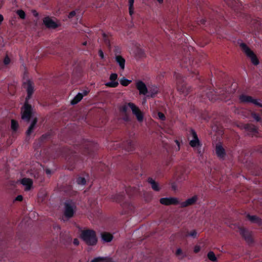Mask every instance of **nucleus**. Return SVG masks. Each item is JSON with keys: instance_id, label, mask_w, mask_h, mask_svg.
Segmentation results:
<instances>
[{"instance_id": "nucleus-1", "label": "nucleus", "mask_w": 262, "mask_h": 262, "mask_svg": "<svg viewBox=\"0 0 262 262\" xmlns=\"http://www.w3.org/2000/svg\"><path fill=\"white\" fill-rule=\"evenodd\" d=\"M98 149L97 143L88 140L82 139L76 141L73 145L67 148V165L70 170L80 169L83 166L84 158L80 155L92 159L95 157V152Z\"/></svg>"}, {"instance_id": "nucleus-2", "label": "nucleus", "mask_w": 262, "mask_h": 262, "mask_svg": "<svg viewBox=\"0 0 262 262\" xmlns=\"http://www.w3.org/2000/svg\"><path fill=\"white\" fill-rule=\"evenodd\" d=\"M203 14L205 18L198 21L200 25H205L206 23H208L209 25L215 24L217 18L222 16V14L217 10L210 8L206 11L203 12Z\"/></svg>"}, {"instance_id": "nucleus-3", "label": "nucleus", "mask_w": 262, "mask_h": 262, "mask_svg": "<svg viewBox=\"0 0 262 262\" xmlns=\"http://www.w3.org/2000/svg\"><path fill=\"white\" fill-rule=\"evenodd\" d=\"M180 64L182 68L187 69V70L191 74L196 75L198 78V71L196 69L199 67V65L196 60L194 61L189 57H184L181 60ZM198 79L200 81L201 80L200 78H198Z\"/></svg>"}, {"instance_id": "nucleus-4", "label": "nucleus", "mask_w": 262, "mask_h": 262, "mask_svg": "<svg viewBox=\"0 0 262 262\" xmlns=\"http://www.w3.org/2000/svg\"><path fill=\"white\" fill-rule=\"evenodd\" d=\"M110 169L107 165L103 163H95L92 167L91 174L95 179L102 177L107 174Z\"/></svg>"}, {"instance_id": "nucleus-5", "label": "nucleus", "mask_w": 262, "mask_h": 262, "mask_svg": "<svg viewBox=\"0 0 262 262\" xmlns=\"http://www.w3.org/2000/svg\"><path fill=\"white\" fill-rule=\"evenodd\" d=\"M80 237L89 246H95L97 243L96 233L93 230L86 229L82 231Z\"/></svg>"}, {"instance_id": "nucleus-6", "label": "nucleus", "mask_w": 262, "mask_h": 262, "mask_svg": "<svg viewBox=\"0 0 262 262\" xmlns=\"http://www.w3.org/2000/svg\"><path fill=\"white\" fill-rule=\"evenodd\" d=\"M174 76L176 78L177 89L180 93L184 95H187L191 91V87L188 86L185 81V77H183L181 74L174 72Z\"/></svg>"}, {"instance_id": "nucleus-7", "label": "nucleus", "mask_w": 262, "mask_h": 262, "mask_svg": "<svg viewBox=\"0 0 262 262\" xmlns=\"http://www.w3.org/2000/svg\"><path fill=\"white\" fill-rule=\"evenodd\" d=\"M239 46L246 56L250 59L251 62L255 66L258 65L259 62L253 51L245 43H241Z\"/></svg>"}, {"instance_id": "nucleus-8", "label": "nucleus", "mask_w": 262, "mask_h": 262, "mask_svg": "<svg viewBox=\"0 0 262 262\" xmlns=\"http://www.w3.org/2000/svg\"><path fill=\"white\" fill-rule=\"evenodd\" d=\"M190 135L191 136L192 139L189 141L190 146L197 149L198 153H201V147L202 145L201 142L200 141L196 132L192 128H191L189 131Z\"/></svg>"}, {"instance_id": "nucleus-9", "label": "nucleus", "mask_w": 262, "mask_h": 262, "mask_svg": "<svg viewBox=\"0 0 262 262\" xmlns=\"http://www.w3.org/2000/svg\"><path fill=\"white\" fill-rule=\"evenodd\" d=\"M23 108L21 118L27 122H29L32 116L33 109L32 105L29 103V100H25Z\"/></svg>"}, {"instance_id": "nucleus-10", "label": "nucleus", "mask_w": 262, "mask_h": 262, "mask_svg": "<svg viewBox=\"0 0 262 262\" xmlns=\"http://www.w3.org/2000/svg\"><path fill=\"white\" fill-rule=\"evenodd\" d=\"M239 233L248 245L254 243L252 232L244 227L239 228Z\"/></svg>"}, {"instance_id": "nucleus-11", "label": "nucleus", "mask_w": 262, "mask_h": 262, "mask_svg": "<svg viewBox=\"0 0 262 262\" xmlns=\"http://www.w3.org/2000/svg\"><path fill=\"white\" fill-rule=\"evenodd\" d=\"M23 87L26 89L27 93L25 100H29L34 91V83L31 80L28 79L26 81L23 82Z\"/></svg>"}, {"instance_id": "nucleus-12", "label": "nucleus", "mask_w": 262, "mask_h": 262, "mask_svg": "<svg viewBox=\"0 0 262 262\" xmlns=\"http://www.w3.org/2000/svg\"><path fill=\"white\" fill-rule=\"evenodd\" d=\"M65 209L64 214L67 218H71L74 215L76 205L72 201L65 203Z\"/></svg>"}, {"instance_id": "nucleus-13", "label": "nucleus", "mask_w": 262, "mask_h": 262, "mask_svg": "<svg viewBox=\"0 0 262 262\" xmlns=\"http://www.w3.org/2000/svg\"><path fill=\"white\" fill-rule=\"evenodd\" d=\"M216 93L214 90L211 88V86H208L206 88L202 86L201 89L200 94H198V96L203 98L204 96H206L209 100H212L213 99V96Z\"/></svg>"}, {"instance_id": "nucleus-14", "label": "nucleus", "mask_w": 262, "mask_h": 262, "mask_svg": "<svg viewBox=\"0 0 262 262\" xmlns=\"http://www.w3.org/2000/svg\"><path fill=\"white\" fill-rule=\"evenodd\" d=\"M128 105L131 108L133 114L136 116L138 121L142 122L143 120V115L139 108L132 102H128Z\"/></svg>"}, {"instance_id": "nucleus-15", "label": "nucleus", "mask_w": 262, "mask_h": 262, "mask_svg": "<svg viewBox=\"0 0 262 262\" xmlns=\"http://www.w3.org/2000/svg\"><path fill=\"white\" fill-rule=\"evenodd\" d=\"M238 99L241 103L245 104L252 103L255 106L257 101V99H254L252 96L243 94L239 96Z\"/></svg>"}, {"instance_id": "nucleus-16", "label": "nucleus", "mask_w": 262, "mask_h": 262, "mask_svg": "<svg viewBox=\"0 0 262 262\" xmlns=\"http://www.w3.org/2000/svg\"><path fill=\"white\" fill-rule=\"evenodd\" d=\"M159 201L161 204L166 206L176 205L180 203L178 199L174 197L162 198L160 199Z\"/></svg>"}, {"instance_id": "nucleus-17", "label": "nucleus", "mask_w": 262, "mask_h": 262, "mask_svg": "<svg viewBox=\"0 0 262 262\" xmlns=\"http://www.w3.org/2000/svg\"><path fill=\"white\" fill-rule=\"evenodd\" d=\"M215 153L217 157L222 160L225 159L226 152L221 144H217L215 146Z\"/></svg>"}, {"instance_id": "nucleus-18", "label": "nucleus", "mask_w": 262, "mask_h": 262, "mask_svg": "<svg viewBox=\"0 0 262 262\" xmlns=\"http://www.w3.org/2000/svg\"><path fill=\"white\" fill-rule=\"evenodd\" d=\"M125 199V195L124 192L113 195L111 197V200L113 201L120 203L121 205L126 202Z\"/></svg>"}, {"instance_id": "nucleus-19", "label": "nucleus", "mask_w": 262, "mask_h": 262, "mask_svg": "<svg viewBox=\"0 0 262 262\" xmlns=\"http://www.w3.org/2000/svg\"><path fill=\"white\" fill-rule=\"evenodd\" d=\"M89 180V174L83 173L76 177V182L78 185L83 186L85 185L86 181Z\"/></svg>"}, {"instance_id": "nucleus-20", "label": "nucleus", "mask_w": 262, "mask_h": 262, "mask_svg": "<svg viewBox=\"0 0 262 262\" xmlns=\"http://www.w3.org/2000/svg\"><path fill=\"white\" fill-rule=\"evenodd\" d=\"M137 89L139 90L141 95H145L148 93V89L145 84L142 81L139 80L136 82V84Z\"/></svg>"}, {"instance_id": "nucleus-21", "label": "nucleus", "mask_w": 262, "mask_h": 262, "mask_svg": "<svg viewBox=\"0 0 262 262\" xmlns=\"http://www.w3.org/2000/svg\"><path fill=\"white\" fill-rule=\"evenodd\" d=\"M43 23L48 28L55 29L58 27V25L50 17H45L43 19Z\"/></svg>"}, {"instance_id": "nucleus-22", "label": "nucleus", "mask_w": 262, "mask_h": 262, "mask_svg": "<svg viewBox=\"0 0 262 262\" xmlns=\"http://www.w3.org/2000/svg\"><path fill=\"white\" fill-rule=\"evenodd\" d=\"M118 78V75L116 73H112L110 76V82L106 83V85L110 88H116L119 83L116 81Z\"/></svg>"}, {"instance_id": "nucleus-23", "label": "nucleus", "mask_w": 262, "mask_h": 262, "mask_svg": "<svg viewBox=\"0 0 262 262\" xmlns=\"http://www.w3.org/2000/svg\"><path fill=\"white\" fill-rule=\"evenodd\" d=\"M198 200V196L194 195L191 198L186 200L184 202L180 203L181 207L184 208L194 204Z\"/></svg>"}, {"instance_id": "nucleus-24", "label": "nucleus", "mask_w": 262, "mask_h": 262, "mask_svg": "<svg viewBox=\"0 0 262 262\" xmlns=\"http://www.w3.org/2000/svg\"><path fill=\"white\" fill-rule=\"evenodd\" d=\"M246 217L252 223H256L258 226L262 227V219L256 215H251L249 214L246 215Z\"/></svg>"}, {"instance_id": "nucleus-25", "label": "nucleus", "mask_w": 262, "mask_h": 262, "mask_svg": "<svg viewBox=\"0 0 262 262\" xmlns=\"http://www.w3.org/2000/svg\"><path fill=\"white\" fill-rule=\"evenodd\" d=\"M21 184L25 186V190L29 191L32 186L33 181L30 178H24L21 180Z\"/></svg>"}, {"instance_id": "nucleus-26", "label": "nucleus", "mask_w": 262, "mask_h": 262, "mask_svg": "<svg viewBox=\"0 0 262 262\" xmlns=\"http://www.w3.org/2000/svg\"><path fill=\"white\" fill-rule=\"evenodd\" d=\"M123 148L127 151H132L135 149V143L130 140H128L123 143Z\"/></svg>"}, {"instance_id": "nucleus-27", "label": "nucleus", "mask_w": 262, "mask_h": 262, "mask_svg": "<svg viewBox=\"0 0 262 262\" xmlns=\"http://www.w3.org/2000/svg\"><path fill=\"white\" fill-rule=\"evenodd\" d=\"M245 129L251 135H254L257 133V127L252 124H246Z\"/></svg>"}, {"instance_id": "nucleus-28", "label": "nucleus", "mask_w": 262, "mask_h": 262, "mask_svg": "<svg viewBox=\"0 0 262 262\" xmlns=\"http://www.w3.org/2000/svg\"><path fill=\"white\" fill-rule=\"evenodd\" d=\"M115 61L119 66L120 69L124 70L125 63V59L121 55H116L115 56Z\"/></svg>"}, {"instance_id": "nucleus-29", "label": "nucleus", "mask_w": 262, "mask_h": 262, "mask_svg": "<svg viewBox=\"0 0 262 262\" xmlns=\"http://www.w3.org/2000/svg\"><path fill=\"white\" fill-rule=\"evenodd\" d=\"M147 182L150 184L151 188L156 191H159L160 190V187L159 184L156 182L152 178H148Z\"/></svg>"}, {"instance_id": "nucleus-30", "label": "nucleus", "mask_w": 262, "mask_h": 262, "mask_svg": "<svg viewBox=\"0 0 262 262\" xmlns=\"http://www.w3.org/2000/svg\"><path fill=\"white\" fill-rule=\"evenodd\" d=\"M37 122V119L36 118H35L32 121L31 124L30 125L29 127H28V128L26 132L27 136H29L31 135V134L33 132V130L34 129V128L36 125Z\"/></svg>"}, {"instance_id": "nucleus-31", "label": "nucleus", "mask_w": 262, "mask_h": 262, "mask_svg": "<svg viewBox=\"0 0 262 262\" xmlns=\"http://www.w3.org/2000/svg\"><path fill=\"white\" fill-rule=\"evenodd\" d=\"M101 238L105 242H110L113 238V236L110 233L103 232L101 234Z\"/></svg>"}, {"instance_id": "nucleus-32", "label": "nucleus", "mask_w": 262, "mask_h": 262, "mask_svg": "<svg viewBox=\"0 0 262 262\" xmlns=\"http://www.w3.org/2000/svg\"><path fill=\"white\" fill-rule=\"evenodd\" d=\"M83 98V96L80 93H78L74 98L71 101L72 105H75L79 103Z\"/></svg>"}, {"instance_id": "nucleus-33", "label": "nucleus", "mask_w": 262, "mask_h": 262, "mask_svg": "<svg viewBox=\"0 0 262 262\" xmlns=\"http://www.w3.org/2000/svg\"><path fill=\"white\" fill-rule=\"evenodd\" d=\"M159 89L156 86H152L149 89V93H150V97H154L158 93Z\"/></svg>"}, {"instance_id": "nucleus-34", "label": "nucleus", "mask_w": 262, "mask_h": 262, "mask_svg": "<svg viewBox=\"0 0 262 262\" xmlns=\"http://www.w3.org/2000/svg\"><path fill=\"white\" fill-rule=\"evenodd\" d=\"M111 259L102 257H97L91 260V262H111Z\"/></svg>"}, {"instance_id": "nucleus-35", "label": "nucleus", "mask_w": 262, "mask_h": 262, "mask_svg": "<svg viewBox=\"0 0 262 262\" xmlns=\"http://www.w3.org/2000/svg\"><path fill=\"white\" fill-rule=\"evenodd\" d=\"M251 117L256 122H260L261 120L260 115L254 112H252L251 113Z\"/></svg>"}, {"instance_id": "nucleus-36", "label": "nucleus", "mask_w": 262, "mask_h": 262, "mask_svg": "<svg viewBox=\"0 0 262 262\" xmlns=\"http://www.w3.org/2000/svg\"><path fill=\"white\" fill-rule=\"evenodd\" d=\"M131 80L126 79L124 77L122 78L120 80V84L124 86H128L131 83Z\"/></svg>"}, {"instance_id": "nucleus-37", "label": "nucleus", "mask_w": 262, "mask_h": 262, "mask_svg": "<svg viewBox=\"0 0 262 262\" xmlns=\"http://www.w3.org/2000/svg\"><path fill=\"white\" fill-rule=\"evenodd\" d=\"M207 257L208 259L212 261H216L217 260L216 257L212 251H210L208 253Z\"/></svg>"}, {"instance_id": "nucleus-38", "label": "nucleus", "mask_w": 262, "mask_h": 262, "mask_svg": "<svg viewBox=\"0 0 262 262\" xmlns=\"http://www.w3.org/2000/svg\"><path fill=\"white\" fill-rule=\"evenodd\" d=\"M227 5H228L229 7H231L234 10H236L235 8V1L234 0H224Z\"/></svg>"}, {"instance_id": "nucleus-39", "label": "nucleus", "mask_w": 262, "mask_h": 262, "mask_svg": "<svg viewBox=\"0 0 262 262\" xmlns=\"http://www.w3.org/2000/svg\"><path fill=\"white\" fill-rule=\"evenodd\" d=\"M18 127V122L15 120L12 119L11 120V128L14 131H16Z\"/></svg>"}, {"instance_id": "nucleus-40", "label": "nucleus", "mask_w": 262, "mask_h": 262, "mask_svg": "<svg viewBox=\"0 0 262 262\" xmlns=\"http://www.w3.org/2000/svg\"><path fill=\"white\" fill-rule=\"evenodd\" d=\"M16 13L21 19H24L25 18L26 14H25V12H24V11H23V10H18L16 11Z\"/></svg>"}, {"instance_id": "nucleus-41", "label": "nucleus", "mask_w": 262, "mask_h": 262, "mask_svg": "<svg viewBox=\"0 0 262 262\" xmlns=\"http://www.w3.org/2000/svg\"><path fill=\"white\" fill-rule=\"evenodd\" d=\"M191 236L193 238H196V236H197V232L195 230H192L191 231L189 232H187L185 235V236Z\"/></svg>"}, {"instance_id": "nucleus-42", "label": "nucleus", "mask_w": 262, "mask_h": 262, "mask_svg": "<svg viewBox=\"0 0 262 262\" xmlns=\"http://www.w3.org/2000/svg\"><path fill=\"white\" fill-rule=\"evenodd\" d=\"M128 107H129V106L128 105V103L123 105L120 108V112L123 114H127Z\"/></svg>"}, {"instance_id": "nucleus-43", "label": "nucleus", "mask_w": 262, "mask_h": 262, "mask_svg": "<svg viewBox=\"0 0 262 262\" xmlns=\"http://www.w3.org/2000/svg\"><path fill=\"white\" fill-rule=\"evenodd\" d=\"M158 116L160 120H161L162 121L165 120L166 117H165L164 114L163 113H162V112H158Z\"/></svg>"}, {"instance_id": "nucleus-44", "label": "nucleus", "mask_w": 262, "mask_h": 262, "mask_svg": "<svg viewBox=\"0 0 262 262\" xmlns=\"http://www.w3.org/2000/svg\"><path fill=\"white\" fill-rule=\"evenodd\" d=\"M4 63L5 65L7 66L9 64L10 62V59L8 55H6L4 59Z\"/></svg>"}, {"instance_id": "nucleus-45", "label": "nucleus", "mask_w": 262, "mask_h": 262, "mask_svg": "<svg viewBox=\"0 0 262 262\" xmlns=\"http://www.w3.org/2000/svg\"><path fill=\"white\" fill-rule=\"evenodd\" d=\"M132 189V188L130 187H127L125 189L126 193L128 195L129 197H131L133 195V193H131L129 191Z\"/></svg>"}, {"instance_id": "nucleus-46", "label": "nucleus", "mask_w": 262, "mask_h": 262, "mask_svg": "<svg viewBox=\"0 0 262 262\" xmlns=\"http://www.w3.org/2000/svg\"><path fill=\"white\" fill-rule=\"evenodd\" d=\"M103 37H104V39L105 43L107 46H110V45H110V41L109 39L106 38L105 34H103Z\"/></svg>"}, {"instance_id": "nucleus-47", "label": "nucleus", "mask_w": 262, "mask_h": 262, "mask_svg": "<svg viewBox=\"0 0 262 262\" xmlns=\"http://www.w3.org/2000/svg\"><path fill=\"white\" fill-rule=\"evenodd\" d=\"M256 106L262 107V100L260 99H257Z\"/></svg>"}, {"instance_id": "nucleus-48", "label": "nucleus", "mask_w": 262, "mask_h": 262, "mask_svg": "<svg viewBox=\"0 0 262 262\" xmlns=\"http://www.w3.org/2000/svg\"><path fill=\"white\" fill-rule=\"evenodd\" d=\"M114 53L115 56L116 55H120L119 54L120 53V49L118 47H115V49L114 50Z\"/></svg>"}, {"instance_id": "nucleus-49", "label": "nucleus", "mask_w": 262, "mask_h": 262, "mask_svg": "<svg viewBox=\"0 0 262 262\" xmlns=\"http://www.w3.org/2000/svg\"><path fill=\"white\" fill-rule=\"evenodd\" d=\"M76 15V12L75 11H71L69 14V15H68V17L69 18H73L74 16H75Z\"/></svg>"}, {"instance_id": "nucleus-50", "label": "nucleus", "mask_w": 262, "mask_h": 262, "mask_svg": "<svg viewBox=\"0 0 262 262\" xmlns=\"http://www.w3.org/2000/svg\"><path fill=\"white\" fill-rule=\"evenodd\" d=\"M48 137H49V135H47V134L42 135L40 138V141H43L47 139Z\"/></svg>"}, {"instance_id": "nucleus-51", "label": "nucleus", "mask_w": 262, "mask_h": 262, "mask_svg": "<svg viewBox=\"0 0 262 262\" xmlns=\"http://www.w3.org/2000/svg\"><path fill=\"white\" fill-rule=\"evenodd\" d=\"M90 92V91L87 90H84L82 91V92L81 93V94L83 96V97L84 96H86Z\"/></svg>"}, {"instance_id": "nucleus-52", "label": "nucleus", "mask_w": 262, "mask_h": 262, "mask_svg": "<svg viewBox=\"0 0 262 262\" xmlns=\"http://www.w3.org/2000/svg\"><path fill=\"white\" fill-rule=\"evenodd\" d=\"M23 200V197L21 195H17L15 199V201H22Z\"/></svg>"}, {"instance_id": "nucleus-53", "label": "nucleus", "mask_w": 262, "mask_h": 262, "mask_svg": "<svg viewBox=\"0 0 262 262\" xmlns=\"http://www.w3.org/2000/svg\"><path fill=\"white\" fill-rule=\"evenodd\" d=\"M98 55L100 57L101 59H103L104 57L103 52L102 50H99L98 51Z\"/></svg>"}, {"instance_id": "nucleus-54", "label": "nucleus", "mask_w": 262, "mask_h": 262, "mask_svg": "<svg viewBox=\"0 0 262 262\" xmlns=\"http://www.w3.org/2000/svg\"><path fill=\"white\" fill-rule=\"evenodd\" d=\"M129 13L131 16L134 14V6L130 7V6L129 5Z\"/></svg>"}, {"instance_id": "nucleus-55", "label": "nucleus", "mask_w": 262, "mask_h": 262, "mask_svg": "<svg viewBox=\"0 0 262 262\" xmlns=\"http://www.w3.org/2000/svg\"><path fill=\"white\" fill-rule=\"evenodd\" d=\"M123 120L125 121H128L129 120V117L127 114H124Z\"/></svg>"}, {"instance_id": "nucleus-56", "label": "nucleus", "mask_w": 262, "mask_h": 262, "mask_svg": "<svg viewBox=\"0 0 262 262\" xmlns=\"http://www.w3.org/2000/svg\"><path fill=\"white\" fill-rule=\"evenodd\" d=\"M200 251V247L199 246H195L194 248V252L195 253H198Z\"/></svg>"}, {"instance_id": "nucleus-57", "label": "nucleus", "mask_w": 262, "mask_h": 262, "mask_svg": "<svg viewBox=\"0 0 262 262\" xmlns=\"http://www.w3.org/2000/svg\"><path fill=\"white\" fill-rule=\"evenodd\" d=\"M73 244L76 245L78 246L79 244V242L77 238H74L73 240Z\"/></svg>"}, {"instance_id": "nucleus-58", "label": "nucleus", "mask_w": 262, "mask_h": 262, "mask_svg": "<svg viewBox=\"0 0 262 262\" xmlns=\"http://www.w3.org/2000/svg\"><path fill=\"white\" fill-rule=\"evenodd\" d=\"M134 1L135 0H128V5H130V7L134 6Z\"/></svg>"}, {"instance_id": "nucleus-59", "label": "nucleus", "mask_w": 262, "mask_h": 262, "mask_svg": "<svg viewBox=\"0 0 262 262\" xmlns=\"http://www.w3.org/2000/svg\"><path fill=\"white\" fill-rule=\"evenodd\" d=\"M182 253V251L181 249H178L176 251V254L177 255H180Z\"/></svg>"}, {"instance_id": "nucleus-60", "label": "nucleus", "mask_w": 262, "mask_h": 262, "mask_svg": "<svg viewBox=\"0 0 262 262\" xmlns=\"http://www.w3.org/2000/svg\"><path fill=\"white\" fill-rule=\"evenodd\" d=\"M45 171H46V173L47 174H51V173H52V171L50 169H48V168H47L46 170H45Z\"/></svg>"}, {"instance_id": "nucleus-61", "label": "nucleus", "mask_w": 262, "mask_h": 262, "mask_svg": "<svg viewBox=\"0 0 262 262\" xmlns=\"http://www.w3.org/2000/svg\"><path fill=\"white\" fill-rule=\"evenodd\" d=\"M261 172H262V170H261V169H259V170H258V171H257V172L255 173V175L259 176V175H260V174H261Z\"/></svg>"}, {"instance_id": "nucleus-62", "label": "nucleus", "mask_w": 262, "mask_h": 262, "mask_svg": "<svg viewBox=\"0 0 262 262\" xmlns=\"http://www.w3.org/2000/svg\"><path fill=\"white\" fill-rule=\"evenodd\" d=\"M3 20H4V17L2 14H0V25L2 24Z\"/></svg>"}, {"instance_id": "nucleus-63", "label": "nucleus", "mask_w": 262, "mask_h": 262, "mask_svg": "<svg viewBox=\"0 0 262 262\" xmlns=\"http://www.w3.org/2000/svg\"><path fill=\"white\" fill-rule=\"evenodd\" d=\"M139 51V53L140 54V56H142V57L144 55V52L142 50H140Z\"/></svg>"}, {"instance_id": "nucleus-64", "label": "nucleus", "mask_w": 262, "mask_h": 262, "mask_svg": "<svg viewBox=\"0 0 262 262\" xmlns=\"http://www.w3.org/2000/svg\"><path fill=\"white\" fill-rule=\"evenodd\" d=\"M176 142L177 144L178 145V150H179L180 149V143L178 140H176Z\"/></svg>"}]
</instances>
